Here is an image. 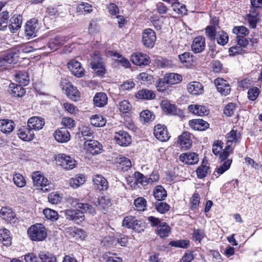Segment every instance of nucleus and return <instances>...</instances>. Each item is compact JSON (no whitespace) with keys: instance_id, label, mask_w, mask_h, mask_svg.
Here are the masks:
<instances>
[{"instance_id":"obj_1","label":"nucleus","mask_w":262,"mask_h":262,"mask_svg":"<svg viewBox=\"0 0 262 262\" xmlns=\"http://www.w3.org/2000/svg\"><path fill=\"white\" fill-rule=\"evenodd\" d=\"M226 139V146L223 150V152L220 154V157L222 159L227 158L229 157V154L233 150V144L235 145L240 142L241 139V134L238 130L232 129L227 134Z\"/></svg>"},{"instance_id":"obj_2","label":"nucleus","mask_w":262,"mask_h":262,"mask_svg":"<svg viewBox=\"0 0 262 262\" xmlns=\"http://www.w3.org/2000/svg\"><path fill=\"white\" fill-rule=\"evenodd\" d=\"M27 233L30 238L35 242L43 241L47 237V230L42 224L37 223L31 226Z\"/></svg>"},{"instance_id":"obj_3","label":"nucleus","mask_w":262,"mask_h":262,"mask_svg":"<svg viewBox=\"0 0 262 262\" xmlns=\"http://www.w3.org/2000/svg\"><path fill=\"white\" fill-rule=\"evenodd\" d=\"M32 178L35 186L38 189L48 191L52 187V183L39 171H35L32 174Z\"/></svg>"},{"instance_id":"obj_4","label":"nucleus","mask_w":262,"mask_h":262,"mask_svg":"<svg viewBox=\"0 0 262 262\" xmlns=\"http://www.w3.org/2000/svg\"><path fill=\"white\" fill-rule=\"evenodd\" d=\"M19 57L18 51L10 52L4 57L0 58V68L4 69H8L12 64L16 63Z\"/></svg>"},{"instance_id":"obj_5","label":"nucleus","mask_w":262,"mask_h":262,"mask_svg":"<svg viewBox=\"0 0 262 262\" xmlns=\"http://www.w3.org/2000/svg\"><path fill=\"white\" fill-rule=\"evenodd\" d=\"M155 31L151 29H146L142 33V42L148 48H152L156 40Z\"/></svg>"},{"instance_id":"obj_6","label":"nucleus","mask_w":262,"mask_h":262,"mask_svg":"<svg viewBox=\"0 0 262 262\" xmlns=\"http://www.w3.org/2000/svg\"><path fill=\"white\" fill-rule=\"evenodd\" d=\"M56 160L59 164L65 169H72L76 165V161L71 157L64 154L58 155Z\"/></svg>"},{"instance_id":"obj_7","label":"nucleus","mask_w":262,"mask_h":262,"mask_svg":"<svg viewBox=\"0 0 262 262\" xmlns=\"http://www.w3.org/2000/svg\"><path fill=\"white\" fill-rule=\"evenodd\" d=\"M65 216L67 220L73 221L77 223L83 221L85 216L83 211L79 209H67L65 211Z\"/></svg>"},{"instance_id":"obj_8","label":"nucleus","mask_w":262,"mask_h":262,"mask_svg":"<svg viewBox=\"0 0 262 262\" xmlns=\"http://www.w3.org/2000/svg\"><path fill=\"white\" fill-rule=\"evenodd\" d=\"M114 139L118 145L127 146L131 143V137L126 132L120 130L115 134Z\"/></svg>"},{"instance_id":"obj_9","label":"nucleus","mask_w":262,"mask_h":262,"mask_svg":"<svg viewBox=\"0 0 262 262\" xmlns=\"http://www.w3.org/2000/svg\"><path fill=\"white\" fill-rule=\"evenodd\" d=\"M154 134L157 139L162 142L167 141L170 137L166 127L161 124L155 126Z\"/></svg>"},{"instance_id":"obj_10","label":"nucleus","mask_w":262,"mask_h":262,"mask_svg":"<svg viewBox=\"0 0 262 262\" xmlns=\"http://www.w3.org/2000/svg\"><path fill=\"white\" fill-rule=\"evenodd\" d=\"M84 147L88 152L93 155L101 152L102 150V145L97 141L91 140L84 142Z\"/></svg>"},{"instance_id":"obj_11","label":"nucleus","mask_w":262,"mask_h":262,"mask_svg":"<svg viewBox=\"0 0 262 262\" xmlns=\"http://www.w3.org/2000/svg\"><path fill=\"white\" fill-rule=\"evenodd\" d=\"M0 215L3 220L8 223L12 224L17 222V218L16 217L14 212L10 208L2 207L0 211Z\"/></svg>"},{"instance_id":"obj_12","label":"nucleus","mask_w":262,"mask_h":262,"mask_svg":"<svg viewBox=\"0 0 262 262\" xmlns=\"http://www.w3.org/2000/svg\"><path fill=\"white\" fill-rule=\"evenodd\" d=\"M68 67L71 73L77 77H81L84 74V70L81 63L75 60H72L68 62Z\"/></svg>"},{"instance_id":"obj_13","label":"nucleus","mask_w":262,"mask_h":262,"mask_svg":"<svg viewBox=\"0 0 262 262\" xmlns=\"http://www.w3.org/2000/svg\"><path fill=\"white\" fill-rule=\"evenodd\" d=\"M92 69L99 76H102L105 73V66L102 58L96 56L91 62Z\"/></svg>"},{"instance_id":"obj_14","label":"nucleus","mask_w":262,"mask_h":262,"mask_svg":"<svg viewBox=\"0 0 262 262\" xmlns=\"http://www.w3.org/2000/svg\"><path fill=\"white\" fill-rule=\"evenodd\" d=\"M179 160L187 165H194L199 161V156L195 152H185L180 155Z\"/></svg>"},{"instance_id":"obj_15","label":"nucleus","mask_w":262,"mask_h":262,"mask_svg":"<svg viewBox=\"0 0 262 262\" xmlns=\"http://www.w3.org/2000/svg\"><path fill=\"white\" fill-rule=\"evenodd\" d=\"M214 84L217 91L222 95L226 96L230 93V86L226 80L218 78L214 80Z\"/></svg>"},{"instance_id":"obj_16","label":"nucleus","mask_w":262,"mask_h":262,"mask_svg":"<svg viewBox=\"0 0 262 262\" xmlns=\"http://www.w3.org/2000/svg\"><path fill=\"white\" fill-rule=\"evenodd\" d=\"M130 60L134 64L139 66H146L149 63V57L146 54L140 52L132 55Z\"/></svg>"},{"instance_id":"obj_17","label":"nucleus","mask_w":262,"mask_h":262,"mask_svg":"<svg viewBox=\"0 0 262 262\" xmlns=\"http://www.w3.org/2000/svg\"><path fill=\"white\" fill-rule=\"evenodd\" d=\"M205 48V38L202 36L195 37L191 45L192 51L195 53L202 52Z\"/></svg>"},{"instance_id":"obj_18","label":"nucleus","mask_w":262,"mask_h":262,"mask_svg":"<svg viewBox=\"0 0 262 262\" xmlns=\"http://www.w3.org/2000/svg\"><path fill=\"white\" fill-rule=\"evenodd\" d=\"M188 92L193 95H202L204 92V86L202 83L198 81H192L187 85Z\"/></svg>"},{"instance_id":"obj_19","label":"nucleus","mask_w":262,"mask_h":262,"mask_svg":"<svg viewBox=\"0 0 262 262\" xmlns=\"http://www.w3.org/2000/svg\"><path fill=\"white\" fill-rule=\"evenodd\" d=\"M18 135L19 138L26 141L33 140L34 138L33 130L27 126H23L18 130Z\"/></svg>"},{"instance_id":"obj_20","label":"nucleus","mask_w":262,"mask_h":262,"mask_svg":"<svg viewBox=\"0 0 262 262\" xmlns=\"http://www.w3.org/2000/svg\"><path fill=\"white\" fill-rule=\"evenodd\" d=\"M44 119L38 116H33L28 120V125L33 130H40L45 125Z\"/></svg>"},{"instance_id":"obj_21","label":"nucleus","mask_w":262,"mask_h":262,"mask_svg":"<svg viewBox=\"0 0 262 262\" xmlns=\"http://www.w3.org/2000/svg\"><path fill=\"white\" fill-rule=\"evenodd\" d=\"M55 139L58 142L64 143L70 139V133L66 128L57 129L54 134Z\"/></svg>"},{"instance_id":"obj_22","label":"nucleus","mask_w":262,"mask_h":262,"mask_svg":"<svg viewBox=\"0 0 262 262\" xmlns=\"http://www.w3.org/2000/svg\"><path fill=\"white\" fill-rule=\"evenodd\" d=\"M15 128V123L8 119L0 120V130L5 134L11 133Z\"/></svg>"},{"instance_id":"obj_23","label":"nucleus","mask_w":262,"mask_h":262,"mask_svg":"<svg viewBox=\"0 0 262 262\" xmlns=\"http://www.w3.org/2000/svg\"><path fill=\"white\" fill-rule=\"evenodd\" d=\"M95 187L99 191L106 190L108 188V182L101 175L95 176L93 178Z\"/></svg>"},{"instance_id":"obj_24","label":"nucleus","mask_w":262,"mask_h":262,"mask_svg":"<svg viewBox=\"0 0 262 262\" xmlns=\"http://www.w3.org/2000/svg\"><path fill=\"white\" fill-rule=\"evenodd\" d=\"M191 137V135L187 132L184 133L179 136L178 143L182 149L186 150L190 148L192 145Z\"/></svg>"},{"instance_id":"obj_25","label":"nucleus","mask_w":262,"mask_h":262,"mask_svg":"<svg viewBox=\"0 0 262 262\" xmlns=\"http://www.w3.org/2000/svg\"><path fill=\"white\" fill-rule=\"evenodd\" d=\"M182 80V76L181 75L170 73L166 74L163 78V83L168 84H176L180 83Z\"/></svg>"},{"instance_id":"obj_26","label":"nucleus","mask_w":262,"mask_h":262,"mask_svg":"<svg viewBox=\"0 0 262 262\" xmlns=\"http://www.w3.org/2000/svg\"><path fill=\"white\" fill-rule=\"evenodd\" d=\"M38 28V24L37 20L32 19L27 21L26 26L25 32L27 36H35V33Z\"/></svg>"},{"instance_id":"obj_27","label":"nucleus","mask_w":262,"mask_h":262,"mask_svg":"<svg viewBox=\"0 0 262 262\" xmlns=\"http://www.w3.org/2000/svg\"><path fill=\"white\" fill-rule=\"evenodd\" d=\"M189 126L194 130H204L209 127V124L202 119H193L189 122Z\"/></svg>"},{"instance_id":"obj_28","label":"nucleus","mask_w":262,"mask_h":262,"mask_svg":"<svg viewBox=\"0 0 262 262\" xmlns=\"http://www.w3.org/2000/svg\"><path fill=\"white\" fill-rule=\"evenodd\" d=\"M75 203L77 206V209L83 213H89L90 214L94 215L96 213L95 208L90 204L84 203L77 202L76 200L72 199V203Z\"/></svg>"},{"instance_id":"obj_29","label":"nucleus","mask_w":262,"mask_h":262,"mask_svg":"<svg viewBox=\"0 0 262 262\" xmlns=\"http://www.w3.org/2000/svg\"><path fill=\"white\" fill-rule=\"evenodd\" d=\"M9 92L14 97H21L26 93L25 89L20 84L12 83L9 85Z\"/></svg>"},{"instance_id":"obj_30","label":"nucleus","mask_w":262,"mask_h":262,"mask_svg":"<svg viewBox=\"0 0 262 262\" xmlns=\"http://www.w3.org/2000/svg\"><path fill=\"white\" fill-rule=\"evenodd\" d=\"M66 93L68 97L73 101H77L80 98V93L78 90L70 83L67 84Z\"/></svg>"},{"instance_id":"obj_31","label":"nucleus","mask_w":262,"mask_h":262,"mask_svg":"<svg viewBox=\"0 0 262 262\" xmlns=\"http://www.w3.org/2000/svg\"><path fill=\"white\" fill-rule=\"evenodd\" d=\"M189 111L198 116L207 115L209 110L204 106L201 105H190L188 106Z\"/></svg>"},{"instance_id":"obj_32","label":"nucleus","mask_w":262,"mask_h":262,"mask_svg":"<svg viewBox=\"0 0 262 262\" xmlns=\"http://www.w3.org/2000/svg\"><path fill=\"white\" fill-rule=\"evenodd\" d=\"M93 101L96 106L103 107L107 104V97L104 93H97L94 97Z\"/></svg>"},{"instance_id":"obj_33","label":"nucleus","mask_w":262,"mask_h":262,"mask_svg":"<svg viewBox=\"0 0 262 262\" xmlns=\"http://www.w3.org/2000/svg\"><path fill=\"white\" fill-rule=\"evenodd\" d=\"M15 81L23 86L27 85L29 82L28 73L25 71H19L15 75Z\"/></svg>"},{"instance_id":"obj_34","label":"nucleus","mask_w":262,"mask_h":262,"mask_svg":"<svg viewBox=\"0 0 262 262\" xmlns=\"http://www.w3.org/2000/svg\"><path fill=\"white\" fill-rule=\"evenodd\" d=\"M11 24L9 25L10 30L12 32L18 30L21 25L22 17L20 15H14L10 20Z\"/></svg>"},{"instance_id":"obj_35","label":"nucleus","mask_w":262,"mask_h":262,"mask_svg":"<svg viewBox=\"0 0 262 262\" xmlns=\"http://www.w3.org/2000/svg\"><path fill=\"white\" fill-rule=\"evenodd\" d=\"M85 182V178L84 175L80 174L76 175L75 177L70 180V185L74 189L77 188Z\"/></svg>"},{"instance_id":"obj_36","label":"nucleus","mask_w":262,"mask_h":262,"mask_svg":"<svg viewBox=\"0 0 262 262\" xmlns=\"http://www.w3.org/2000/svg\"><path fill=\"white\" fill-rule=\"evenodd\" d=\"M155 96L153 91L147 89L140 90L136 94V98L140 99L150 100L155 98Z\"/></svg>"},{"instance_id":"obj_37","label":"nucleus","mask_w":262,"mask_h":262,"mask_svg":"<svg viewBox=\"0 0 262 262\" xmlns=\"http://www.w3.org/2000/svg\"><path fill=\"white\" fill-rule=\"evenodd\" d=\"M93 11V6L88 3L81 2L76 8V12L79 15L90 13Z\"/></svg>"},{"instance_id":"obj_38","label":"nucleus","mask_w":262,"mask_h":262,"mask_svg":"<svg viewBox=\"0 0 262 262\" xmlns=\"http://www.w3.org/2000/svg\"><path fill=\"white\" fill-rule=\"evenodd\" d=\"M0 241L5 246H8L11 245L12 238L10 235V231L5 228L0 229Z\"/></svg>"},{"instance_id":"obj_39","label":"nucleus","mask_w":262,"mask_h":262,"mask_svg":"<svg viewBox=\"0 0 262 262\" xmlns=\"http://www.w3.org/2000/svg\"><path fill=\"white\" fill-rule=\"evenodd\" d=\"M39 257L41 262H55L56 261V256L53 253L48 251H40L39 253Z\"/></svg>"},{"instance_id":"obj_40","label":"nucleus","mask_w":262,"mask_h":262,"mask_svg":"<svg viewBox=\"0 0 262 262\" xmlns=\"http://www.w3.org/2000/svg\"><path fill=\"white\" fill-rule=\"evenodd\" d=\"M170 231V228L166 223H162L159 224L157 228V234L161 237H165L168 236Z\"/></svg>"},{"instance_id":"obj_41","label":"nucleus","mask_w":262,"mask_h":262,"mask_svg":"<svg viewBox=\"0 0 262 262\" xmlns=\"http://www.w3.org/2000/svg\"><path fill=\"white\" fill-rule=\"evenodd\" d=\"M154 195L158 201H162L167 196V192L162 186H157L154 190Z\"/></svg>"},{"instance_id":"obj_42","label":"nucleus","mask_w":262,"mask_h":262,"mask_svg":"<svg viewBox=\"0 0 262 262\" xmlns=\"http://www.w3.org/2000/svg\"><path fill=\"white\" fill-rule=\"evenodd\" d=\"M225 160L224 162L216 169V171L213 173V175L216 178L227 171L230 167L232 160L230 159Z\"/></svg>"},{"instance_id":"obj_43","label":"nucleus","mask_w":262,"mask_h":262,"mask_svg":"<svg viewBox=\"0 0 262 262\" xmlns=\"http://www.w3.org/2000/svg\"><path fill=\"white\" fill-rule=\"evenodd\" d=\"M91 123L96 127L103 126L106 123V120L101 115H95L91 118Z\"/></svg>"},{"instance_id":"obj_44","label":"nucleus","mask_w":262,"mask_h":262,"mask_svg":"<svg viewBox=\"0 0 262 262\" xmlns=\"http://www.w3.org/2000/svg\"><path fill=\"white\" fill-rule=\"evenodd\" d=\"M161 107L164 112L167 114H175L176 113V107L174 105L170 104L167 100H164L161 103Z\"/></svg>"},{"instance_id":"obj_45","label":"nucleus","mask_w":262,"mask_h":262,"mask_svg":"<svg viewBox=\"0 0 262 262\" xmlns=\"http://www.w3.org/2000/svg\"><path fill=\"white\" fill-rule=\"evenodd\" d=\"M171 6L173 11L179 14L184 15L187 14L186 6L180 4L178 0L174 1Z\"/></svg>"},{"instance_id":"obj_46","label":"nucleus","mask_w":262,"mask_h":262,"mask_svg":"<svg viewBox=\"0 0 262 262\" xmlns=\"http://www.w3.org/2000/svg\"><path fill=\"white\" fill-rule=\"evenodd\" d=\"M169 245L172 247L186 249L190 246V241L188 239L172 241L169 242Z\"/></svg>"},{"instance_id":"obj_47","label":"nucleus","mask_w":262,"mask_h":262,"mask_svg":"<svg viewBox=\"0 0 262 262\" xmlns=\"http://www.w3.org/2000/svg\"><path fill=\"white\" fill-rule=\"evenodd\" d=\"M223 143L221 141H217L216 142H214L212 146V152L213 154L219 156V159L222 162L224 161L225 160H226L227 158H225L224 159H222L220 157V154H222L223 152V151L222 152L223 147Z\"/></svg>"},{"instance_id":"obj_48","label":"nucleus","mask_w":262,"mask_h":262,"mask_svg":"<svg viewBox=\"0 0 262 262\" xmlns=\"http://www.w3.org/2000/svg\"><path fill=\"white\" fill-rule=\"evenodd\" d=\"M134 205L137 211H143L146 209V201L144 198L139 197L135 200Z\"/></svg>"},{"instance_id":"obj_49","label":"nucleus","mask_w":262,"mask_h":262,"mask_svg":"<svg viewBox=\"0 0 262 262\" xmlns=\"http://www.w3.org/2000/svg\"><path fill=\"white\" fill-rule=\"evenodd\" d=\"M9 18V13L7 11L0 13V30H3L8 26Z\"/></svg>"},{"instance_id":"obj_50","label":"nucleus","mask_w":262,"mask_h":262,"mask_svg":"<svg viewBox=\"0 0 262 262\" xmlns=\"http://www.w3.org/2000/svg\"><path fill=\"white\" fill-rule=\"evenodd\" d=\"M140 120L144 123L149 122L154 119L152 113L148 110H144L140 113Z\"/></svg>"},{"instance_id":"obj_51","label":"nucleus","mask_w":262,"mask_h":262,"mask_svg":"<svg viewBox=\"0 0 262 262\" xmlns=\"http://www.w3.org/2000/svg\"><path fill=\"white\" fill-rule=\"evenodd\" d=\"M209 167L206 165L202 164L199 166L196 170L198 178L202 179L205 178L208 173Z\"/></svg>"},{"instance_id":"obj_52","label":"nucleus","mask_w":262,"mask_h":262,"mask_svg":"<svg viewBox=\"0 0 262 262\" xmlns=\"http://www.w3.org/2000/svg\"><path fill=\"white\" fill-rule=\"evenodd\" d=\"M97 205L101 209L105 210L111 205V200L105 196H101L98 199Z\"/></svg>"},{"instance_id":"obj_53","label":"nucleus","mask_w":262,"mask_h":262,"mask_svg":"<svg viewBox=\"0 0 262 262\" xmlns=\"http://www.w3.org/2000/svg\"><path fill=\"white\" fill-rule=\"evenodd\" d=\"M119 108L122 113H128L132 109V105L127 100H123L119 103Z\"/></svg>"},{"instance_id":"obj_54","label":"nucleus","mask_w":262,"mask_h":262,"mask_svg":"<svg viewBox=\"0 0 262 262\" xmlns=\"http://www.w3.org/2000/svg\"><path fill=\"white\" fill-rule=\"evenodd\" d=\"M136 218L133 216H126L122 221V226L127 228H133L135 222Z\"/></svg>"},{"instance_id":"obj_55","label":"nucleus","mask_w":262,"mask_h":262,"mask_svg":"<svg viewBox=\"0 0 262 262\" xmlns=\"http://www.w3.org/2000/svg\"><path fill=\"white\" fill-rule=\"evenodd\" d=\"M43 213L48 219L55 221L58 219V213L57 212L52 209L49 208L45 209L43 211Z\"/></svg>"},{"instance_id":"obj_56","label":"nucleus","mask_w":262,"mask_h":262,"mask_svg":"<svg viewBox=\"0 0 262 262\" xmlns=\"http://www.w3.org/2000/svg\"><path fill=\"white\" fill-rule=\"evenodd\" d=\"M13 181L14 184L18 187H23L26 184V180L22 174L16 173L13 176Z\"/></svg>"},{"instance_id":"obj_57","label":"nucleus","mask_w":262,"mask_h":262,"mask_svg":"<svg viewBox=\"0 0 262 262\" xmlns=\"http://www.w3.org/2000/svg\"><path fill=\"white\" fill-rule=\"evenodd\" d=\"M155 206L157 210L161 213H164L167 212L170 208V206L168 204L163 202L156 203Z\"/></svg>"},{"instance_id":"obj_58","label":"nucleus","mask_w":262,"mask_h":262,"mask_svg":"<svg viewBox=\"0 0 262 262\" xmlns=\"http://www.w3.org/2000/svg\"><path fill=\"white\" fill-rule=\"evenodd\" d=\"M205 232L203 229H194L192 234V238L194 241L201 243L202 239L205 237Z\"/></svg>"},{"instance_id":"obj_59","label":"nucleus","mask_w":262,"mask_h":262,"mask_svg":"<svg viewBox=\"0 0 262 262\" xmlns=\"http://www.w3.org/2000/svg\"><path fill=\"white\" fill-rule=\"evenodd\" d=\"M236 110V106L235 104L230 103L225 107L224 113L227 116L230 117L234 114Z\"/></svg>"},{"instance_id":"obj_60","label":"nucleus","mask_w":262,"mask_h":262,"mask_svg":"<svg viewBox=\"0 0 262 262\" xmlns=\"http://www.w3.org/2000/svg\"><path fill=\"white\" fill-rule=\"evenodd\" d=\"M260 93L259 89L257 87L250 89L248 92V97L249 100L254 101L257 98Z\"/></svg>"},{"instance_id":"obj_61","label":"nucleus","mask_w":262,"mask_h":262,"mask_svg":"<svg viewBox=\"0 0 262 262\" xmlns=\"http://www.w3.org/2000/svg\"><path fill=\"white\" fill-rule=\"evenodd\" d=\"M216 40L219 45L222 46L225 45L228 41L227 34L224 31L219 33L216 37Z\"/></svg>"},{"instance_id":"obj_62","label":"nucleus","mask_w":262,"mask_h":262,"mask_svg":"<svg viewBox=\"0 0 262 262\" xmlns=\"http://www.w3.org/2000/svg\"><path fill=\"white\" fill-rule=\"evenodd\" d=\"M200 197L198 193H194L191 198L190 209L191 210L196 209L200 204Z\"/></svg>"},{"instance_id":"obj_63","label":"nucleus","mask_w":262,"mask_h":262,"mask_svg":"<svg viewBox=\"0 0 262 262\" xmlns=\"http://www.w3.org/2000/svg\"><path fill=\"white\" fill-rule=\"evenodd\" d=\"M135 177L137 180V181L143 185H146L148 184H149L148 178L144 176L142 173L140 172H135Z\"/></svg>"},{"instance_id":"obj_64","label":"nucleus","mask_w":262,"mask_h":262,"mask_svg":"<svg viewBox=\"0 0 262 262\" xmlns=\"http://www.w3.org/2000/svg\"><path fill=\"white\" fill-rule=\"evenodd\" d=\"M244 53V50L238 45L232 46L229 49L230 56H234Z\"/></svg>"}]
</instances>
